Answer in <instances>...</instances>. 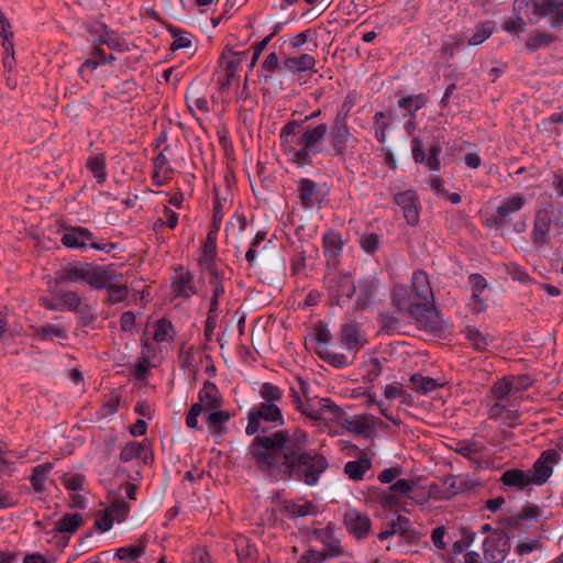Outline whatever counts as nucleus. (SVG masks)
Instances as JSON below:
<instances>
[{
	"label": "nucleus",
	"instance_id": "1",
	"mask_svg": "<svg viewBox=\"0 0 563 563\" xmlns=\"http://www.w3.org/2000/svg\"><path fill=\"white\" fill-rule=\"evenodd\" d=\"M307 442V433L301 430L292 435L279 430L255 437L251 454L258 468L272 479H288L312 487L328 471L329 462L323 454L306 450Z\"/></svg>",
	"mask_w": 563,
	"mask_h": 563
},
{
	"label": "nucleus",
	"instance_id": "2",
	"mask_svg": "<svg viewBox=\"0 0 563 563\" xmlns=\"http://www.w3.org/2000/svg\"><path fill=\"white\" fill-rule=\"evenodd\" d=\"M393 305L398 311L413 318L427 332L438 336L445 334L448 322L434 305L433 291L423 271L413 272L410 286H395Z\"/></svg>",
	"mask_w": 563,
	"mask_h": 563
},
{
	"label": "nucleus",
	"instance_id": "3",
	"mask_svg": "<svg viewBox=\"0 0 563 563\" xmlns=\"http://www.w3.org/2000/svg\"><path fill=\"white\" fill-rule=\"evenodd\" d=\"M327 134L325 123L307 129L299 122H287L279 131L280 146L295 165L310 166L313 156L323 153L322 142Z\"/></svg>",
	"mask_w": 563,
	"mask_h": 563
},
{
	"label": "nucleus",
	"instance_id": "4",
	"mask_svg": "<svg viewBox=\"0 0 563 563\" xmlns=\"http://www.w3.org/2000/svg\"><path fill=\"white\" fill-rule=\"evenodd\" d=\"M329 148H323L325 155L343 158L352 154L358 145V139L347 124L346 114L338 113L331 128L328 126Z\"/></svg>",
	"mask_w": 563,
	"mask_h": 563
},
{
	"label": "nucleus",
	"instance_id": "5",
	"mask_svg": "<svg viewBox=\"0 0 563 563\" xmlns=\"http://www.w3.org/2000/svg\"><path fill=\"white\" fill-rule=\"evenodd\" d=\"M264 423L271 424L272 428H277L285 423L280 406H252L247 411V426L245 428V433L247 435H253L255 433H263L262 435H266V427ZM258 435L260 434L256 437Z\"/></svg>",
	"mask_w": 563,
	"mask_h": 563
},
{
	"label": "nucleus",
	"instance_id": "6",
	"mask_svg": "<svg viewBox=\"0 0 563 563\" xmlns=\"http://www.w3.org/2000/svg\"><path fill=\"white\" fill-rule=\"evenodd\" d=\"M443 148L439 139L426 145L419 137L411 140V155L416 164L424 165L431 173H438L441 169V155Z\"/></svg>",
	"mask_w": 563,
	"mask_h": 563
},
{
	"label": "nucleus",
	"instance_id": "7",
	"mask_svg": "<svg viewBox=\"0 0 563 563\" xmlns=\"http://www.w3.org/2000/svg\"><path fill=\"white\" fill-rule=\"evenodd\" d=\"M331 299L339 306L350 300L355 294V284L347 273L329 271L323 278Z\"/></svg>",
	"mask_w": 563,
	"mask_h": 563
},
{
	"label": "nucleus",
	"instance_id": "8",
	"mask_svg": "<svg viewBox=\"0 0 563 563\" xmlns=\"http://www.w3.org/2000/svg\"><path fill=\"white\" fill-rule=\"evenodd\" d=\"M211 426V387L205 383L199 393V400L191 405L187 416L186 426L191 430H200L202 423Z\"/></svg>",
	"mask_w": 563,
	"mask_h": 563
},
{
	"label": "nucleus",
	"instance_id": "9",
	"mask_svg": "<svg viewBox=\"0 0 563 563\" xmlns=\"http://www.w3.org/2000/svg\"><path fill=\"white\" fill-rule=\"evenodd\" d=\"M328 194L329 189L324 183H317L310 178H300L297 183V195L306 210L320 208Z\"/></svg>",
	"mask_w": 563,
	"mask_h": 563
},
{
	"label": "nucleus",
	"instance_id": "10",
	"mask_svg": "<svg viewBox=\"0 0 563 563\" xmlns=\"http://www.w3.org/2000/svg\"><path fill=\"white\" fill-rule=\"evenodd\" d=\"M393 202L399 207L406 222L410 227H416L420 220L421 203L419 195L415 189L395 191L391 189Z\"/></svg>",
	"mask_w": 563,
	"mask_h": 563
},
{
	"label": "nucleus",
	"instance_id": "11",
	"mask_svg": "<svg viewBox=\"0 0 563 563\" xmlns=\"http://www.w3.org/2000/svg\"><path fill=\"white\" fill-rule=\"evenodd\" d=\"M243 62V55L232 49H224L218 60V84L221 91L227 90L232 80L236 79Z\"/></svg>",
	"mask_w": 563,
	"mask_h": 563
},
{
	"label": "nucleus",
	"instance_id": "12",
	"mask_svg": "<svg viewBox=\"0 0 563 563\" xmlns=\"http://www.w3.org/2000/svg\"><path fill=\"white\" fill-rule=\"evenodd\" d=\"M84 523V516L80 512H66L58 518L52 528L44 527V533L48 537L47 541L53 542L54 539H68Z\"/></svg>",
	"mask_w": 563,
	"mask_h": 563
},
{
	"label": "nucleus",
	"instance_id": "13",
	"mask_svg": "<svg viewBox=\"0 0 563 563\" xmlns=\"http://www.w3.org/2000/svg\"><path fill=\"white\" fill-rule=\"evenodd\" d=\"M510 536L495 532L483 542L484 559L487 563H501L510 551Z\"/></svg>",
	"mask_w": 563,
	"mask_h": 563
},
{
	"label": "nucleus",
	"instance_id": "14",
	"mask_svg": "<svg viewBox=\"0 0 563 563\" xmlns=\"http://www.w3.org/2000/svg\"><path fill=\"white\" fill-rule=\"evenodd\" d=\"M553 227L550 209L547 207L536 210L531 241L538 249L549 246L551 243V228Z\"/></svg>",
	"mask_w": 563,
	"mask_h": 563
},
{
	"label": "nucleus",
	"instance_id": "15",
	"mask_svg": "<svg viewBox=\"0 0 563 563\" xmlns=\"http://www.w3.org/2000/svg\"><path fill=\"white\" fill-rule=\"evenodd\" d=\"M541 19H548L552 29L560 30L563 26V0H539L534 4V16L530 23L534 24Z\"/></svg>",
	"mask_w": 563,
	"mask_h": 563
},
{
	"label": "nucleus",
	"instance_id": "16",
	"mask_svg": "<svg viewBox=\"0 0 563 563\" xmlns=\"http://www.w3.org/2000/svg\"><path fill=\"white\" fill-rule=\"evenodd\" d=\"M60 482L69 493L71 506L85 509L88 505L87 493L85 489V476L78 472H67L60 475Z\"/></svg>",
	"mask_w": 563,
	"mask_h": 563
},
{
	"label": "nucleus",
	"instance_id": "17",
	"mask_svg": "<svg viewBox=\"0 0 563 563\" xmlns=\"http://www.w3.org/2000/svg\"><path fill=\"white\" fill-rule=\"evenodd\" d=\"M560 454L555 450H545L540 457L533 463L530 474V482L533 485H543L553 473V464L559 463Z\"/></svg>",
	"mask_w": 563,
	"mask_h": 563
},
{
	"label": "nucleus",
	"instance_id": "18",
	"mask_svg": "<svg viewBox=\"0 0 563 563\" xmlns=\"http://www.w3.org/2000/svg\"><path fill=\"white\" fill-rule=\"evenodd\" d=\"M93 235L87 229L82 227L71 228L66 230L62 236V243L69 249H84L90 247L93 250L106 251L107 245L92 242ZM110 249H113V244H108Z\"/></svg>",
	"mask_w": 563,
	"mask_h": 563
},
{
	"label": "nucleus",
	"instance_id": "19",
	"mask_svg": "<svg viewBox=\"0 0 563 563\" xmlns=\"http://www.w3.org/2000/svg\"><path fill=\"white\" fill-rule=\"evenodd\" d=\"M341 343L346 351L355 355L367 342L362 324L351 320L341 327Z\"/></svg>",
	"mask_w": 563,
	"mask_h": 563
},
{
	"label": "nucleus",
	"instance_id": "20",
	"mask_svg": "<svg viewBox=\"0 0 563 563\" xmlns=\"http://www.w3.org/2000/svg\"><path fill=\"white\" fill-rule=\"evenodd\" d=\"M298 410L312 420H322L323 413L329 412L333 418H339L342 410L329 398H320L317 401L306 399Z\"/></svg>",
	"mask_w": 563,
	"mask_h": 563
},
{
	"label": "nucleus",
	"instance_id": "21",
	"mask_svg": "<svg viewBox=\"0 0 563 563\" xmlns=\"http://www.w3.org/2000/svg\"><path fill=\"white\" fill-rule=\"evenodd\" d=\"M527 203V199L521 194H515L505 198L496 208L493 221L497 227L505 225L512 214L519 212Z\"/></svg>",
	"mask_w": 563,
	"mask_h": 563
},
{
	"label": "nucleus",
	"instance_id": "22",
	"mask_svg": "<svg viewBox=\"0 0 563 563\" xmlns=\"http://www.w3.org/2000/svg\"><path fill=\"white\" fill-rule=\"evenodd\" d=\"M172 151L165 147L154 159L152 180L155 186H164L174 178V168L170 165Z\"/></svg>",
	"mask_w": 563,
	"mask_h": 563
},
{
	"label": "nucleus",
	"instance_id": "23",
	"mask_svg": "<svg viewBox=\"0 0 563 563\" xmlns=\"http://www.w3.org/2000/svg\"><path fill=\"white\" fill-rule=\"evenodd\" d=\"M379 282L374 276H366L355 285L356 300L355 306L360 310H365L374 303L375 295L378 289Z\"/></svg>",
	"mask_w": 563,
	"mask_h": 563
},
{
	"label": "nucleus",
	"instance_id": "24",
	"mask_svg": "<svg viewBox=\"0 0 563 563\" xmlns=\"http://www.w3.org/2000/svg\"><path fill=\"white\" fill-rule=\"evenodd\" d=\"M344 525L356 539H364L369 533L372 523L367 515L351 508L344 512Z\"/></svg>",
	"mask_w": 563,
	"mask_h": 563
},
{
	"label": "nucleus",
	"instance_id": "25",
	"mask_svg": "<svg viewBox=\"0 0 563 563\" xmlns=\"http://www.w3.org/2000/svg\"><path fill=\"white\" fill-rule=\"evenodd\" d=\"M187 102L202 132L205 135L209 136L211 120L209 115L208 100L205 97H198L195 93H190L187 96Z\"/></svg>",
	"mask_w": 563,
	"mask_h": 563
},
{
	"label": "nucleus",
	"instance_id": "26",
	"mask_svg": "<svg viewBox=\"0 0 563 563\" xmlns=\"http://www.w3.org/2000/svg\"><path fill=\"white\" fill-rule=\"evenodd\" d=\"M342 424L354 434L369 437L375 431L376 418L372 415H356L345 418Z\"/></svg>",
	"mask_w": 563,
	"mask_h": 563
},
{
	"label": "nucleus",
	"instance_id": "27",
	"mask_svg": "<svg viewBox=\"0 0 563 563\" xmlns=\"http://www.w3.org/2000/svg\"><path fill=\"white\" fill-rule=\"evenodd\" d=\"M115 279L117 273L110 266H96L90 268L87 284L95 289H103Z\"/></svg>",
	"mask_w": 563,
	"mask_h": 563
},
{
	"label": "nucleus",
	"instance_id": "28",
	"mask_svg": "<svg viewBox=\"0 0 563 563\" xmlns=\"http://www.w3.org/2000/svg\"><path fill=\"white\" fill-rule=\"evenodd\" d=\"M343 249L342 236L339 232L330 230L323 234V253L327 257L328 264L336 263L338 256Z\"/></svg>",
	"mask_w": 563,
	"mask_h": 563
},
{
	"label": "nucleus",
	"instance_id": "29",
	"mask_svg": "<svg viewBox=\"0 0 563 563\" xmlns=\"http://www.w3.org/2000/svg\"><path fill=\"white\" fill-rule=\"evenodd\" d=\"M81 299L75 291H58L53 295V302L47 305L52 310H76L79 308Z\"/></svg>",
	"mask_w": 563,
	"mask_h": 563
},
{
	"label": "nucleus",
	"instance_id": "30",
	"mask_svg": "<svg viewBox=\"0 0 563 563\" xmlns=\"http://www.w3.org/2000/svg\"><path fill=\"white\" fill-rule=\"evenodd\" d=\"M150 454L148 444L145 442L131 441L125 444L120 453V459L123 462H130L133 460L147 461Z\"/></svg>",
	"mask_w": 563,
	"mask_h": 563
},
{
	"label": "nucleus",
	"instance_id": "31",
	"mask_svg": "<svg viewBox=\"0 0 563 563\" xmlns=\"http://www.w3.org/2000/svg\"><path fill=\"white\" fill-rule=\"evenodd\" d=\"M464 338L477 351H485L494 341V336L488 333L481 332L476 327L466 325L462 331Z\"/></svg>",
	"mask_w": 563,
	"mask_h": 563
},
{
	"label": "nucleus",
	"instance_id": "32",
	"mask_svg": "<svg viewBox=\"0 0 563 563\" xmlns=\"http://www.w3.org/2000/svg\"><path fill=\"white\" fill-rule=\"evenodd\" d=\"M500 479L504 485L515 487L519 490H522L531 485L530 474L518 468L507 470L501 475Z\"/></svg>",
	"mask_w": 563,
	"mask_h": 563
},
{
	"label": "nucleus",
	"instance_id": "33",
	"mask_svg": "<svg viewBox=\"0 0 563 563\" xmlns=\"http://www.w3.org/2000/svg\"><path fill=\"white\" fill-rule=\"evenodd\" d=\"M284 68L296 74L311 70L316 65V59L310 54L287 57L284 60Z\"/></svg>",
	"mask_w": 563,
	"mask_h": 563
},
{
	"label": "nucleus",
	"instance_id": "34",
	"mask_svg": "<svg viewBox=\"0 0 563 563\" xmlns=\"http://www.w3.org/2000/svg\"><path fill=\"white\" fill-rule=\"evenodd\" d=\"M389 526L395 529V533L408 542H413L418 539L419 533L412 528L411 521L401 515L389 522Z\"/></svg>",
	"mask_w": 563,
	"mask_h": 563
},
{
	"label": "nucleus",
	"instance_id": "35",
	"mask_svg": "<svg viewBox=\"0 0 563 563\" xmlns=\"http://www.w3.org/2000/svg\"><path fill=\"white\" fill-rule=\"evenodd\" d=\"M372 461L367 456H361L357 460L349 461L344 465V473L352 481H362L365 473L371 468Z\"/></svg>",
	"mask_w": 563,
	"mask_h": 563
},
{
	"label": "nucleus",
	"instance_id": "36",
	"mask_svg": "<svg viewBox=\"0 0 563 563\" xmlns=\"http://www.w3.org/2000/svg\"><path fill=\"white\" fill-rule=\"evenodd\" d=\"M172 289L175 297H189L194 292L189 273L183 269L176 272L172 282Z\"/></svg>",
	"mask_w": 563,
	"mask_h": 563
},
{
	"label": "nucleus",
	"instance_id": "37",
	"mask_svg": "<svg viewBox=\"0 0 563 563\" xmlns=\"http://www.w3.org/2000/svg\"><path fill=\"white\" fill-rule=\"evenodd\" d=\"M222 398L213 384V435L223 433V423L230 419V412L220 410Z\"/></svg>",
	"mask_w": 563,
	"mask_h": 563
},
{
	"label": "nucleus",
	"instance_id": "38",
	"mask_svg": "<svg viewBox=\"0 0 563 563\" xmlns=\"http://www.w3.org/2000/svg\"><path fill=\"white\" fill-rule=\"evenodd\" d=\"M146 543L143 540L117 549L115 558L128 562H137L145 554Z\"/></svg>",
	"mask_w": 563,
	"mask_h": 563
},
{
	"label": "nucleus",
	"instance_id": "39",
	"mask_svg": "<svg viewBox=\"0 0 563 563\" xmlns=\"http://www.w3.org/2000/svg\"><path fill=\"white\" fill-rule=\"evenodd\" d=\"M87 168L93 175V177L98 180V183H103L107 179V167H106V157L103 154H92L87 158L86 163Z\"/></svg>",
	"mask_w": 563,
	"mask_h": 563
},
{
	"label": "nucleus",
	"instance_id": "40",
	"mask_svg": "<svg viewBox=\"0 0 563 563\" xmlns=\"http://www.w3.org/2000/svg\"><path fill=\"white\" fill-rule=\"evenodd\" d=\"M556 40L550 33L547 32H536L530 37L527 38L525 43V48L528 53H534L541 48H545L551 45L552 42Z\"/></svg>",
	"mask_w": 563,
	"mask_h": 563
},
{
	"label": "nucleus",
	"instance_id": "41",
	"mask_svg": "<svg viewBox=\"0 0 563 563\" xmlns=\"http://www.w3.org/2000/svg\"><path fill=\"white\" fill-rule=\"evenodd\" d=\"M393 119V113L387 111H378L374 114L375 137L380 144L386 142V133Z\"/></svg>",
	"mask_w": 563,
	"mask_h": 563
},
{
	"label": "nucleus",
	"instance_id": "42",
	"mask_svg": "<svg viewBox=\"0 0 563 563\" xmlns=\"http://www.w3.org/2000/svg\"><path fill=\"white\" fill-rule=\"evenodd\" d=\"M357 242L363 252L373 256L380 247L382 235L375 232H364L358 235Z\"/></svg>",
	"mask_w": 563,
	"mask_h": 563
},
{
	"label": "nucleus",
	"instance_id": "43",
	"mask_svg": "<svg viewBox=\"0 0 563 563\" xmlns=\"http://www.w3.org/2000/svg\"><path fill=\"white\" fill-rule=\"evenodd\" d=\"M428 98L422 95H411L398 100V106L406 111V115H413L418 110L422 109Z\"/></svg>",
	"mask_w": 563,
	"mask_h": 563
},
{
	"label": "nucleus",
	"instance_id": "44",
	"mask_svg": "<svg viewBox=\"0 0 563 563\" xmlns=\"http://www.w3.org/2000/svg\"><path fill=\"white\" fill-rule=\"evenodd\" d=\"M52 470V463H44L33 468V473L31 475V484L36 492L41 493L45 490V484Z\"/></svg>",
	"mask_w": 563,
	"mask_h": 563
},
{
	"label": "nucleus",
	"instance_id": "45",
	"mask_svg": "<svg viewBox=\"0 0 563 563\" xmlns=\"http://www.w3.org/2000/svg\"><path fill=\"white\" fill-rule=\"evenodd\" d=\"M409 382H410V387L415 391L420 393V394L431 393L440 386V384L435 379H433L431 377L422 376L420 374L411 375Z\"/></svg>",
	"mask_w": 563,
	"mask_h": 563
},
{
	"label": "nucleus",
	"instance_id": "46",
	"mask_svg": "<svg viewBox=\"0 0 563 563\" xmlns=\"http://www.w3.org/2000/svg\"><path fill=\"white\" fill-rule=\"evenodd\" d=\"M100 29L102 33L95 40L97 44L107 45L114 51H122L125 47L124 41L114 32L107 30L104 25H100Z\"/></svg>",
	"mask_w": 563,
	"mask_h": 563
},
{
	"label": "nucleus",
	"instance_id": "47",
	"mask_svg": "<svg viewBox=\"0 0 563 563\" xmlns=\"http://www.w3.org/2000/svg\"><path fill=\"white\" fill-rule=\"evenodd\" d=\"M417 487V482L415 479H397L393 483L388 489L391 490L396 496L401 498H412V492Z\"/></svg>",
	"mask_w": 563,
	"mask_h": 563
},
{
	"label": "nucleus",
	"instance_id": "48",
	"mask_svg": "<svg viewBox=\"0 0 563 563\" xmlns=\"http://www.w3.org/2000/svg\"><path fill=\"white\" fill-rule=\"evenodd\" d=\"M153 338L156 342H167L174 338L173 324L166 320L161 319L156 322Z\"/></svg>",
	"mask_w": 563,
	"mask_h": 563
},
{
	"label": "nucleus",
	"instance_id": "49",
	"mask_svg": "<svg viewBox=\"0 0 563 563\" xmlns=\"http://www.w3.org/2000/svg\"><path fill=\"white\" fill-rule=\"evenodd\" d=\"M512 387V380H509L507 377H504L493 385L492 395L495 398V400L509 401V396Z\"/></svg>",
	"mask_w": 563,
	"mask_h": 563
},
{
	"label": "nucleus",
	"instance_id": "50",
	"mask_svg": "<svg viewBox=\"0 0 563 563\" xmlns=\"http://www.w3.org/2000/svg\"><path fill=\"white\" fill-rule=\"evenodd\" d=\"M108 511L112 516L113 520L118 523L123 522L130 512V506L128 503L121 499H115L107 507Z\"/></svg>",
	"mask_w": 563,
	"mask_h": 563
},
{
	"label": "nucleus",
	"instance_id": "51",
	"mask_svg": "<svg viewBox=\"0 0 563 563\" xmlns=\"http://www.w3.org/2000/svg\"><path fill=\"white\" fill-rule=\"evenodd\" d=\"M260 397L264 400L283 402L284 391L277 385L263 383L258 390Z\"/></svg>",
	"mask_w": 563,
	"mask_h": 563
},
{
	"label": "nucleus",
	"instance_id": "52",
	"mask_svg": "<svg viewBox=\"0 0 563 563\" xmlns=\"http://www.w3.org/2000/svg\"><path fill=\"white\" fill-rule=\"evenodd\" d=\"M379 504L383 508L387 510H395V511H407V509L404 506V503L401 499H399L396 494H394L391 490L384 492L379 495Z\"/></svg>",
	"mask_w": 563,
	"mask_h": 563
},
{
	"label": "nucleus",
	"instance_id": "53",
	"mask_svg": "<svg viewBox=\"0 0 563 563\" xmlns=\"http://www.w3.org/2000/svg\"><path fill=\"white\" fill-rule=\"evenodd\" d=\"M168 31L173 36V42L170 44L172 49L176 51L191 46V35L189 33L183 32L174 26H170Z\"/></svg>",
	"mask_w": 563,
	"mask_h": 563
},
{
	"label": "nucleus",
	"instance_id": "54",
	"mask_svg": "<svg viewBox=\"0 0 563 563\" xmlns=\"http://www.w3.org/2000/svg\"><path fill=\"white\" fill-rule=\"evenodd\" d=\"M443 485L445 486V496L451 497L459 493L468 489L467 482L462 477L449 476L443 481Z\"/></svg>",
	"mask_w": 563,
	"mask_h": 563
},
{
	"label": "nucleus",
	"instance_id": "55",
	"mask_svg": "<svg viewBox=\"0 0 563 563\" xmlns=\"http://www.w3.org/2000/svg\"><path fill=\"white\" fill-rule=\"evenodd\" d=\"M38 335L42 340L49 341L54 339H65L66 330L57 324H45L38 331Z\"/></svg>",
	"mask_w": 563,
	"mask_h": 563
},
{
	"label": "nucleus",
	"instance_id": "56",
	"mask_svg": "<svg viewBox=\"0 0 563 563\" xmlns=\"http://www.w3.org/2000/svg\"><path fill=\"white\" fill-rule=\"evenodd\" d=\"M218 142L220 148L222 150L224 157L228 161H234V150L231 139L228 135V131L224 128H221L217 131Z\"/></svg>",
	"mask_w": 563,
	"mask_h": 563
},
{
	"label": "nucleus",
	"instance_id": "57",
	"mask_svg": "<svg viewBox=\"0 0 563 563\" xmlns=\"http://www.w3.org/2000/svg\"><path fill=\"white\" fill-rule=\"evenodd\" d=\"M538 2L539 0H515L514 14L522 19L529 18L530 14L534 16V4Z\"/></svg>",
	"mask_w": 563,
	"mask_h": 563
},
{
	"label": "nucleus",
	"instance_id": "58",
	"mask_svg": "<svg viewBox=\"0 0 563 563\" xmlns=\"http://www.w3.org/2000/svg\"><path fill=\"white\" fill-rule=\"evenodd\" d=\"M114 522L115 521L113 520L112 516L110 515V512L108 511L107 508L96 512L95 527L100 532L103 533V532H108L109 530H111Z\"/></svg>",
	"mask_w": 563,
	"mask_h": 563
},
{
	"label": "nucleus",
	"instance_id": "59",
	"mask_svg": "<svg viewBox=\"0 0 563 563\" xmlns=\"http://www.w3.org/2000/svg\"><path fill=\"white\" fill-rule=\"evenodd\" d=\"M265 239H266V232L258 230L256 232L253 241L251 242V244L245 253V258L251 266L255 265L256 249L265 241Z\"/></svg>",
	"mask_w": 563,
	"mask_h": 563
},
{
	"label": "nucleus",
	"instance_id": "60",
	"mask_svg": "<svg viewBox=\"0 0 563 563\" xmlns=\"http://www.w3.org/2000/svg\"><path fill=\"white\" fill-rule=\"evenodd\" d=\"M386 361V358L372 357L365 363L366 378L369 382H374L383 373V362Z\"/></svg>",
	"mask_w": 563,
	"mask_h": 563
},
{
	"label": "nucleus",
	"instance_id": "61",
	"mask_svg": "<svg viewBox=\"0 0 563 563\" xmlns=\"http://www.w3.org/2000/svg\"><path fill=\"white\" fill-rule=\"evenodd\" d=\"M503 29L510 34H520L526 31V21L520 16L507 18L504 21Z\"/></svg>",
	"mask_w": 563,
	"mask_h": 563
},
{
	"label": "nucleus",
	"instance_id": "62",
	"mask_svg": "<svg viewBox=\"0 0 563 563\" xmlns=\"http://www.w3.org/2000/svg\"><path fill=\"white\" fill-rule=\"evenodd\" d=\"M455 452L464 457L473 459L479 453L478 445L472 441H459Z\"/></svg>",
	"mask_w": 563,
	"mask_h": 563
},
{
	"label": "nucleus",
	"instance_id": "63",
	"mask_svg": "<svg viewBox=\"0 0 563 563\" xmlns=\"http://www.w3.org/2000/svg\"><path fill=\"white\" fill-rule=\"evenodd\" d=\"M107 289L109 291V300L113 303L124 300L129 294L126 285H117L114 282L110 283Z\"/></svg>",
	"mask_w": 563,
	"mask_h": 563
},
{
	"label": "nucleus",
	"instance_id": "64",
	"mask_svg": "<svg viewBox=\"0 0 563 563\" xmlns=\"http://www.w3.org/2000/svg\"><path fill=\"white\" fill-rule=\"evenodd\" d=\"M545 207L550 209L554 229L563 231V203H549Z\"/></svg>",
	"mask_w": 563,
	"mask_h": 563
}]
</instances>
